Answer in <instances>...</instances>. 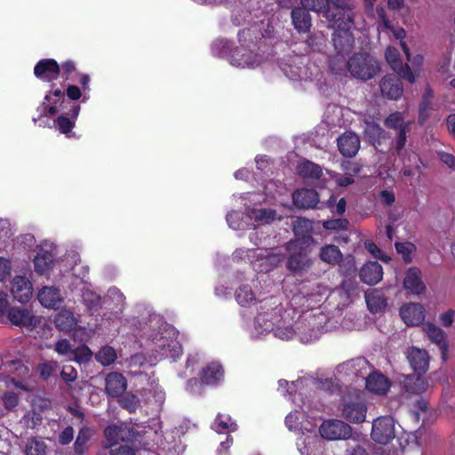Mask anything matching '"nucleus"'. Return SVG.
Wrapping results in <instances>:
<instances>
[{
	"mask_svg": "<svg viewBox=\"0 0 455 455\" xmlns=\"http://www.w3.org/2000/svg\"><path fill=\"white\" fill-rule=\"evenodd\" d=\"M225 371L223 367L217 362L208 363L200 371V379L206 385H214L223 379Z\"/></svg>",
	"mask_w": 455,
	"mask_h": 455,
	"instance_id": "29",
	"label": "nucleus"
},
{
	"mask_svg": "<svg viewBox=\"0 0 455 455\" xmlns=\"http://www.w3.org/2000/svg\"><path fill=\"white\" fill-rule=\"evenodd\" d=\"M455 318V310L448 309L447 311L440 314L439 322L442 326L447 328L452 325Z\"/></svg>",
	"mask_w": 455,
	"mask_h": 455,
	"instance_id": "57",
	"label": "nucleus"
},
{
	"mask_svg": "<svg viewBox=\"0 0 455 455\" xmlns=\"http://www.w3.org/2000/svg\"><path fill=\"white\" fill-rule=\"evenodd\" d=\"M367 389L377 395H385L390 388L389 380L379 371H369L364 380Z\"/></svg>",
	"mask_w": 455,
	"mask_h": 455,
	"instance_id": "24",
	"label": "nucleus"
},
{
	"mask_svg": "<svg viewBox=\"0 0 455 455\" xmlns=\"http://www.w3.org/2000/svg\"><path fill=\"white\" fill-rule=\"evenodd\" d=\"M395 426L392 417H380L372 423L371 438L378 443L387 444L395 438Z\"/></svg>",
	"mask_w": 455,
	"mask_h": 455,
	"instance_id": "11",
	"label": "nucleus"
},
{
	"mask_svg": "<svg viewBox=\"0 0 455 455\" xmlns=\"http://www.w3.org/2000/svg\"><path fill=\"white\" fill-rule=\"evenodd\" d=\"M301 412L299 411H295L293 412H291L289 415H287L285 419V424L289 429H296L299 425L300 424V417Z\"/></svg>",
	"mask_w": 455,
	"mask_h": 455,
	"instance_id": "56",
	"label": "nucleus"
},
{
	"mask_svg": "<svg viewBox=\"0 0 455 455\" xmlns=\"http://www.w3.org/2000/svg\"><path fill=\"white\" fill-rule=\"evenodd\" d=\"M383 278V269L379 263L370 261L365 263L360 270V279L369 285H375Z\"/></svg>",
	"mask_w": 455,
	"mask_h": 455,
	"instance_id": "25",
	"label": "nucleus"
},
{
	"mask_svg": "<svg viewBox=\"0 0 455 455\" xmlns=\"http://www.w3.org/2000/svg\"><path fill=\"white\" fill-rule=\"evenodd\" d=\"M39 302L44 307H55L61 301L60 290L55 287H44L37 294Z\"/></svg>",
	"mask_w": 455,
	"mask_h": 455,
	"instance_id": "33",
	"label": "nucleus"
},
{
	"mask_svg": "<svg viewBox=\"0 0 455 455\" xmlns=\"http://www.w3.org/2000/svg\"><path fill=\"white\" fill-rule=\"evenodd\" d=\"M60 71V66L57 61L52 59L40 60L34 68L36 76L47 82L57 79Z\"/></svg>",
	"mask_w": 455,
	"mask_h": 455,
	"instance_id": "20",
	"label": "nucleus"
},
{
	"mask_svg": "<svg viewBox=\"0 0 455 455\" xmlns=\"http://www.w3.org/2000/svg\"><path fill=\"white\" fill-rule=\"evenodd\" d=\"M302 384V381L297 380L296 382H291L289 384L286 380L281 379L278 381L279 385V391L282 392L283 395H286V393L292 394L293 392H296L298 387Z\"/></svg>",
	"mask_w": 455,
	"mask_h": 455,
	"instance_id": "54",
	"label": "nucleus"
},
{
	"mask_svg": "<svg viewBox=\"0 0 455 455\" xmlns=\"http://www.w3.org/2000/svg\"><path fill=\"white\" fill-rule=\"evenodd\" d=\"M290 249L293 251L287 260V268L296 274L307 271L313 263L309 257L312 247L300 249L291 246V244Z\"/></svg>",
	"mask_w": 455,
	"mask_h": 455,
	"instance_id": "13",
	"label": "nucleus"
},
{
	"mask_svg": "<svg viewBox=\"0 0 455 455\" xmlns=\"http://www.w3.org/2000/svg\"><path fill=\"white\" fill-rule=\"evenodd\" d=\"M320 259L328 264H337L342 259V253L338 246L328 244L323 246L320 251Z\"/></svg>",
	"mask_w": 455,
	"mask_h": 455,
	"instance_id": "39",
	"label": "nucleus"
},
{
	"mask_svg": "<svg viewBox=\"0 0 455 455\" xmlns=\"http://www.w3.org/2000/svg\"><path fill=\"white\" fill-rule=\"evenodd\" d=\"M127 387L126 379L118 372H110L105 379L106 393L111 397L121 396Z\"/></svg>",
	"mask_w": 455,
	"mask_h": 455,
	"instance_id": "23",
	"label": "nucleus"
},
{
	"mask_svg": "<svg viewBox=\"0 0 455 455\" xmlns=\"http://www.w3.org/2000/svg\"><path fill=\"white\" fill-rule=\"evenodd\" d=\"M40 376L44 379L56 375L59 371V363L56 361H49L39 365Z\"/></svg>",
	"mask_w": 455,
	"mask_h": 455,
	"instance_id": "47",
	"label": "nucleus"
},
{
	"mask_svg": "<svg viewBox=\"0 0 455 455\" xmlns=\"http://www.w3.org/2000/svg\"><path fill=\"white\" fill-rule=\"evenodd\" d=\"M247 214L251 220L260 224H269L277 219L276 212L272 209L251 208L249 209ZM281 220V217H278Z\"/></svg>",
	"mask_w": 455,
	"mask_h": 455,
	"instance_id": "35",
	"label": "nucleus"
},
{
	"mask_svg": "<svg viewBox=\"0 0 455 455\" xmlns=\"http://www.w3.org/2000/svg\"><path fill=\"white\" fill-rule=\"evenodd\" d=\"M406 358L412 370L419 374L427 371L429 366V355L427 350L416 347H409Z\"/></svg>",
	"mask_w": 455,
	"mask_h": 455,
	"instance_id": "17",
	"label": "nucleus"
},
{
	"mask_svg": "<svg viewBox=\"0 0 455 455\" xmlns=\"http://www.w3.org/2000/svg\"><path fill=\"white\" fill-rule=\"evenodd\" d=\"M55 351L61 355L68 356L71 360L74 349H72L70 342L64 339L55 343Z\"/></svg>",
	"mask_w": 455,
	"mask_h": 455,
	"instance_id": "51",
	"label": "nucleus"
},
{
	"mask_svg": "<svg viewBox=\"0 0 455 455\" xmlns=\"http://www.w3.org/2000/svg\"><path fill=\"white\" fill-rule=\"evenodd\" d=\"M11 292L17 301L26 303L32 297V284L26 277L16 276L12 282Z\"/></svg>",
	"mask_w": 455,
	"mask_h": 455,
	"instance_id": "21",
	"label": "nucleus"
},
{
	"mask_svg": "<svg viewBox=\"0 0 455 455\" xmlns=\"http://www.w3.org/2000/svg\"><path fill=\"white\" fill-rule=\"evenodd\" d=\"M331 177L335 180V182L339 187H347L355 182V180L353 177L349 175L342 176L339 173L331 174Z\"/></svg>",
	"mask_w": 455,
	"mask_h": 455,
	"instance_id": "64",
	"label": "nucleus"
},
{
	"mask_svg": "<svg viewBox=\"0 0 455 455\" xmlns=\"http://www.w3.org/2000/svg\"><path fill=\"white\" fill-rule=\"evenodd\" d=\"M365 135L368 139L375 145L376 143L380 142L382 139L385 138L384 130L375 123H366V127L364 130Z\"/></svg>",
	"mask_w": 455,
	"mask_h": 455,
	"instance_id": "41",
	"label": "nucleus"
},
{
	"mask_svg": "<svg viewBox=\"0 0 455 455\" xmlns=\"http://www.w3.org/2000/svg\"><path fill=\"white\" fill-rule=\"evenodd\" d=\"M378 12L381 19V24L379 25V29L380 31L390 30L393 33V36L396 39L400 40V46L404 54L406 55V59L410 60V50L406 43L403 41L406 36V31L403 28H395L394 26H392L389 20H387L383 9H380Z\"/></svg>",
	"mask_w": 455,
	"mask_h": 455,
	"instance_id": "27",
	"label": "nucleus"
},
{
	"mask_svg": "<svg viewBox=\"0 0 455 455\" xmlns=\"http://www.w3.org/2000/svg\"><path fill=\"white\" fill-rule=\"evenodd\" d=\"M411 122H405L403 116L400 112H395L389 115L385 120L386 127L389 129L396 130L397 132L402 129L404 125L411 126Z\"/></svg>",
	"mask_w": 455,
	"mask_h": 455,
	"instance_id": "43",
	"label": "nucleus"
},
{
	"mask_svg": "<svg viewBox=\"0 0 455 455\" xmlns=\"http://www.w3.org/2000/svg\"><path fill=\"white\" fill-rule=\"evenodd\" d=\"M2 402L5 410L13 411L20 403V397L19 395L13 391H6L2 395Z\"/></svg>",
	"mask_w": 455,
	"mask_h": 455,
	"instance_id": "46",
	"label": "nucleus"
},
{
	"mask_svg": "<svg viewBox=\"0 0 455 455\" xmlns=\"http://www.w3.org/2000/svg\"><path fill=\"white\" fill-rule=\"evenodd\" d=\"M395 249L402 256L405 263L412 260V254L416 251V246L411 242L395 243Z\"/></svg>",
	"mask_w": 455,
	"mask_h": 455,
	"instance_id": "45",
	"label": "nucleus"
},
{
	"mask_svg": "<svg viewBox=\"0 0 455 455\" xmlns=\"http://www.w3.org/2000/svg\"><path fill=\"white\" fill-rule=\"evenodd\" d=\"M339 150L345 157L355 156L360 148V140L354 132H345L337 140Z\"/></svg>",
	"mask_w": 455,
	"mask_h": 455,
	"instance_id": "22",
	"label": "nucleus"
},
{
	"mask_svg": "<svg viewBox=\"0 0 455 455\" xmlns=\"http://www.w3.org/2000/svg\"><path fill=\"white\" fill-rule=\"evenodd\" d=\"M306 8L297 7L291 12V20L299 33H306L311 27V16Z\"/></svg>",
	"mask_w": 455,
	"mask_h": 455,
	"instance_id": "32",
	"label": "nucleus"
},
{
	"mask_svg": "<svg viewBox=\"0 0 455 455\" xmlns=\"http://www.w3.org/2000/svg\"><path fill=\"white\" fill-rule=\"evenodd\" d=\"M24 452L26 455H45L46 445L44 442L40 439L31 438L26 443Z\"/></svg>",
	"mask_w": 455,
	"mask_h": 455,
	"instance_id": "40",
	"label": "nucleus"
},
{
	"mask_svg": "<svg viewBox=\"0 0 455 455\" xmlns=\"http://www.w3.org/2000/svg\"><path fill=\"white\" fill-rule=\"evenodd\" d=\"M56 123L60 131L64 134L71 132L73 127L75 126V122L64 116H59L56 120Z\"/></svg>",
	"mask_w": 455,
	"mask_h": 455,
	"instance_id": "53",
	"label": "nucleus"
},
{
	"mask_svg": "<svg viewBox=\"0 0 455 455\" xmlns=\"http://www.w3.org/2000/svg\"><path fill=\"white\" fill-rule=\"evenodd\" d=\"M411 131V126L404 125L402 127L400 131H398L397 139L395 141V149L397 151V154L400 155L403 148L405 145L406 142V133Z\"/></svg>",
	"mask_w": 455,
	"mask_h": 455,
	"instance_id": "55",
	"label": "nucleus"
},
{
	"mask_svg": "<svg viewBox=\"0 0 455 455\" xmlns=\"http://www.w3.org/2000/svg\"><path fill=\"white\" fill-rule=\"evenodd\" d=\"M281 68L283 74L292 81L307 80L311 78L308 74V68L304 63L302 57H296L290 60V62L283 63Z\"/></svg>",
	"mask_w": 455,
	"mask_h": 455,
	"instance_id": "14",
	"label": "nucleus"
},
{
	"mask_svg": "<svg viewBox=\"0 0 455 455\" xmlns=\"http://www.w3.org/2000/svg\"><path fill=\"white\" fill-rule=\"evenodd\" d=\"M121 406L130 412H134L140 405L139 398L134 395L128 394L119 401Z\"/></svg>",
	"mask_w": 455,
	"mask_h": 455,
	"instance_id": "50",
	"label": "nucleus"
},
{
	"mask_svg": "<svg viewBox=\"0 0 455 455\" xmlns=\"http://www.w3.org/2000/svg\"><path fill=\"white\" fill-rule=\"evenodd\" d=\"M236 300L242 306H246L254 300V294L251 289L248 286L240 287L235 294Z\"/></svg>",
	"mask_w": 455,
	"mask_h": 455,
	"instance_id": "48",
	"label": "nucleus"
},
{
	"mask_svg": "<svg viewBox=\"0 0 455 455\" xmlns=\"http://www.w3.org/2000/svg\"><path fill=\"white\" fill-rule=\"evenodd\" d=\"M365 248L375 258L380 259L383 261H388L390 259L387 256H384L379 248L372 242H365Z\"/></svg>",
	"mask_w": 455,
	"mask_h": 455,
	"instance_id": "61",
	"label": "nucleus"
},
{
	"mask_svg": "<svg viewBox=\"0 0 455 455\" xmlns=\"http://www.w3.org/2000/svg\"><path fill=\"white\" fill-rule=\"evenodd\" d=\"M348 221L345 219L327 220L323 223L326 229H346Z\"/></svg>",
	"mask_w": 455,
	"mask_h": 455,
	"instance_id": "60",
	"label": "nucleus"
},
{
	"mask_svg": "<svg viewBox=\"0 0 455 455\" xmlns=\"http://www.w3.org/2000/svg\"><path fill=\"white\" fill-rule=\"evenodd\" d=\"M286 309L275 297L263 299L260 302L259 312L255 317V328L261 333L270 332L275 322L281 319Z\"/></svg>",
	"mask_w": 455,
	"mask_h": 455,
	"instance_id": "4",
	"label": "nucleus"
},
{
	"mask_svg": "<svg viewBox=\"0 0 455 455\" xmlns=\"http://www.w3.org/2000/svg\"><path fill=\"white\" fill-rule=\"evenodd\" d=\"M341 168L346 175H349L353 178L361 171V167L358 164L350 161L343 162Z\"/></svg>",
	"mask_w": 455,
	"mask_h": 455,
	"instance_id": "58",
	"label": "nucleus"
},
{
	"mask_svg": "<svg viewBox=\"0 0 455 455\" xmlns=\"http://www.w3.org/2000/svg\"><path fill=\"white\" fill-rule=\"evenodd\" d=\"M400 315L406 325L418 326L425 320L426 311L423 305L411 302L400 308Z\"/></svg>",
	"mask_w": 455,
	"mask_h": 455,
	"instance_id": "15",
	"label": "nucleus"
},
{
	"mask_svg": "<svg viewBox=\"0 0 455 455\" xmlns=\"http://www.w3.org/2000/svg\"><path fill=\"white\" fill-rule=\"evenodd\" d=\"M345 67L355 78L361 80L371 79L379 71L378 61L366 53L355 54L345 61Z\"/></svg>",
	"mask_w": 455,
	"mask_h": 455,
	"instance_id": "6",
	"label": "nucleus"
},
{
	"mask_svg": "<svg viewBox=\"0 0 455 455\" xmlns=\"http://www.w3.org/2000/svg\"><path fill=\"white\" fill-rule=\"evenodd\" d=\"M312 230V223L310 220L304 218H297L293 223V232L295 234V240L291 242V246L300 249H307L313 247L315 241L310 235Z\"/></svg>",
	"mask_w": 455,
	"mask_h": 455,
	"instance_id": "12",
	"label": "nucleus"
},
{
	"mask_svg": "<svg viewBox=\"0 0 455 455\" xmlns=\"http://www.w3.org/2000/svg\"><path fill=\"white\" fill-rule=\"evenodd\" d=\"M423 331L428 339L440 347L443 355H444L448 347L445 332L432 323H425Z\"/></svg>",
	"mask_w": 455,
	"mask_h": 455,
	"instance_id": "31",
	"label": "nucleus"
},
{
	"mask_svg": "<svg viewBox=\"0 0 455 455\" xmlns=\"http://www.w3.org/2000/svg\"><path fill=\"white\" fill-rule=\"evenodd\" d=\"M386 60L393 68L395 72L397 73L401 77L407 79L410 83L415 82V75L411 70L410 67L405 64L403 65L402 60L399 57V52L396 48L389 46L387 48L385 52Z\"/></svg>",
	"mask_w": 455,
	"mask_h": 455,
	"instance_id": "16",
	"label": "nucleus"
},
{
	"mask_svg": "<svg viewBox=\"0 0 455 455\" xmlns=\"http://www.w3.org/2000/svg\"><path fill=\"white\" fill-rule=\"evenodd\" d=\"M354 20L349 25L342 27H331L335 28L336 31L333 35V45L336 51V56H334L331 60V68L336 74H340L344 71L345 68V55L349 54L353 48L355 38L350 29L354 27Z\"/></svg>",
	"mask_w": 455,
	"mask_h": 455,
	"instance_id": "3",
	"label": "nucleus"
},
{
	"mask_svg": "<svg viewBox=\"0 0 455 455\" xmlns=\"http://www.w3.org/2000/svg\"><path fill=\"white\" fill-rule=\"evenodd\" d=\"M383 96L390 100H397L403 94V86L395 75H387L379 84Z\"/></svg>",
	"mask_w": 455,
	"mask_h": 455,
	"instance_id": "26",
	"label": "nucleus"
},
{
	"mask_svg": "<svg viewBox=\"0 0 455 455\" xmlns=\"http://www.w3.org/2000/svg\"><path fill=\"white\" fill-rule=\"evenodd\" d=\"M430 103L427 99H424L419 106V122L422 124L426 122L429 115Z\"/></svg>",
	"mask_w": 455,
	"mask_h": 455,
	"instance_id": "62",
	"label": "nucleus"
},
{
	"mask_svg": "<svg viewBox=\"0 0 455 455\" xmlns=\"http://www.w3.org/2000/svg\"><path fill=\"white\" fill-rule=\"evenodd\" d=\"M91 437V430L87 427H82L74 443L75 452L78 455L84 454L85 444Z\"/></svg>",
	"mask_w": 455,
	"mask_h": 455,
	"instance_id": "44",
	"label": "nucleus"
},
{
	"mask_svg": "<svg viewBox=\"0 0 455 455\" xmlns=\"http://www.w3.org/2000/svg\"><path fill=\"white\" fill-rule=\"evenodd\" d=\"M55 325L62 331H70L76 325V320L72 312L62 310L57 314L54 319Z\"/></svg>",
	"mask_w": 455,
	"mask_h": 455,
	"instance_id": "37",
	"label": "nucleus"
},
{
	"mask_svg": "<svg viewBox=\"0 0 455 455\" xmlns=\"http://www.w3.org/2000/svg\"><path fill=\"white\" fill-rule=\"evenodd\" d=\"M317 440V437L316 436H300L299 439H298V442H297V447H298V450L299 451L300 454L301 455H307L308 454V448L307 446L310 445L312 443H314L315 441Z\"/></svg>",
	"mask_w": 455,
	"mask_h": 455,
	"instance_id": "52",
	"label": "nucleus"
},
{
	"mask_svg": "<svg viewBox=\"0 0 455 455\" xmlns=\"http://www.w3.org/2000/svg\"><path fill=\"white\" fill-rule=\"evenodd\" d=\"M319 433L329 441L347 440L352 436V427L343 420L332 419L320 425Z\"/></svg>",
	"mask_w": 455,
	"mask_h": 455,
	"instance_id": "10",
	"label": "nucleus"
},
{
	"mask_svg": "<svg viewBox=\"0 0 455 455\" xmlns=\"http://www.w3.org/2000/svg\"><path fill=\"white\" fill-rule=\"evenodd\" d=\"M401 384L406 392L417 395L424 393L428 387V384L419 373L403 376Z\"/></svg>",
	"mask_w": 455,
	"mask_h": 455,
	"instance_id": "30",
	"label": "nucleus"
},
{
	"mask_svg": "<svg viewBox=\"0 0 455 455\" xmlns=\"http://www.w3.org/2000/svg\"><path fill=\"white\" fill-rule=\"evenodd\" d=\"M298 173L303 178L318 179L322 174V168L308 160H302L297 166Z\"/></svg>",
	"mask_w": 455,
	"mask_h": 455,
	"instance_id": "38",
	"label": "nucleus"
},
{
	"mask_svg": "<svg viewBox=\"0 0 455 455\" xmlns=\"http://www.w3.org/2000/svg\"><path fill=\"white\" fill-rule=\"evenodd\" d=\"M52 264L53 255L47 251L41 250L34 259L35 270L40 275L48 272Z\"/></svg>",
	"mask_w": 455,
	"mask_h": 455,
	"instance_id": "36",
	"label": "nucleus"
},
{
	"mask_svg": "<svg viewBox=\"0 0 455 455\" xmlns=\"http://www.w3.org/2000/svg\"><path fill=\"white\" fill-rule=\"evenodd\" d=\"M328 293L326 286L320 283L303 285L291 299V306L303 312L316 307Z\"/></svg>",
	"mask_w": 455,
	"mask_h": 455,
	"instance_id": "5",
	"label": "nucleus"
},
{
	"mask_svg": "<svg viewBox=\"0 0 455 455\" xmlns=\"http://www.w3.org/2000/svg\"><path fill=\"white\" fill-rule=\"evenodd\" d=\"M365 300L369 310L373 314L381 312L387 307L386 298L380 291L377 290H372L366 292Z\"/></svg>",
	"mask_w": 455,
	"mask_h": 455,
	"instance_id": "34",
	"label": "nucleus"
},
{
	"mask_svg": "<svg viewBox=\"0 0 455 455\" xmlns=\"http://www.w3.org/2000/svg\"><path fill=\"white\" fill-rule=\"evenodd\" d=\"M92 352L86 346H81L74 349L71 360H75L79 363H85L91 360Z\"/></svg>",
	"mask_w": 455,
	"mask_h": 455,
	"instance_id": "49",
	"label": "nucleus"
},
{
	"mask_svg": "<svg viewBox=\"0 0 455 455\" xmlns=\"http://www.w3.org/2000/svg\"><path fill=\"white\" fill-rule=\"evenodd\" d=\"M370 364L363 357L355 358L339 364L336 367V376L347 380H364L370 371Z\"/></svg>",
	"mask_w": 455,
	"mask_h": 455,
	"instance_id": "8",
	"label": "nucleus"
},
{
	"mask_svg": "<svg viewBox=\"0 0 455 455\" xmlns=\"http://www.w3.org/2000/svg\"><path fill=\"white\" fill-rule=\"evenodd\" d=\"M293 203L299 208H314L319 203V196L314 189H299L292 195Z\"/></svg>",
	"mask_w": 455,
	"mask_h": 455,
	"instance_id": "28",
	"label": "nucleus"
},
{
	"mask_svg": "<svg viewBox=\"0 0 455 455\" xmlns=\"http://www.w3.org/2000/svg\"><path fill=\"white\" fill-rule=\"evenodd\" d=\"M104 434L108 447L116 444L120 441H130L133 437V433L131 428L124 423H117L108 426L106 427Z\"/></svg>",
	"mask_w": 455,
	"mask_h": 455,
	"instance_id": "18",
	"label": "nucleus"
},
{
	"mask_svg": "<svg viewBox=\"0 0 455 455\" xmlns=\"http://www.w3.org/2000/svg\"><path fill=\"white\" fill-rule=\"evenodd\" d=\"M403 288L415 295L423 294L426 285L422 281L421 271L418 267H410L403 279Z\"/></svg>",
	"mask_w": 455,
	"mask_h": 455,
	"instance_id": "19",
	"label": "nucleus"
},
{
	"mask_svg": "<svg viewBox=\"0 0 455 455\" xmlns=\"http://www.w3.org/2000/svg\"><path fill=\"white\" fill-rule=\"evenodd\" d=\"M304 8L322 12L330 27L349 25L354 18L355 4L349 0H301Z\"/></svg>",
	"mask_w": 455,
	"mask_h": 455,
	"instance_id": "1",
	"label": "nucleus"
},
{
	"mask_svg": "<svg viewBox=\"0 0 455 455\" xmlns=\"http://www.w3.org/2000/svg\"><path fill=\"white\" fill-rule=\"evenodd\" d=\"M339 416L352 424H360L366 419L367 406L358 395L345 397L338 407Z\"/></svg>",
	"mask_w": 455,
	"mask_h": 455,
	"instance_id": "7",
	"label": "nucleus"
},
{
	"mask_svg": "<svg viewBox=\"0 0 455 455\" xmlns=\"http://www.w3.org/2000/svg\"><path fill=\"white\" fill-rule=\"evenodd\" d=\"M60 376L64 381L73 382L77 378V371L74 367L70 365H66L62 368V371H60Z\"/></svg>",
	"mask_w": 455,
	"mask_h": 455,
	"instance_id": "59",
	"label": "nucleus"
},
{
	"mask_svg": "<svg viewBox=\"0 0 455 455\" xmlns=\"http://www.w3.org/2000/svg\"><path fill=\"white\" fill-rule=\"evenodd\" d=\"M297 315V308L291 306L283 312L281 319L275 322L270 332H273L275 338L282 340L298 338L302 343H308L317 339L320 337L319 330L313 327L308 333L302 331V327L309 326L312 323H306L304 321L298 320Z\"/></svg>",
	"mask_w": 455,
	"mask_h": 455,
	"instance_id": "2",
	"label": "nucleus"
},
{
	"mask_svg": "<svg viewBox=\"0 0 455 455\" xmlns=\"http://www.w3.org/2000/svg\"><path fill=\"white\" fill-rule=\"evenodd\" d=\"M95 357L102 365L108 366L116 361V353L112 347L105 346L96 354Z\"/></svg>",
	"mask_w": 455,
	"mask_h": 455,
	"instance_id": "42",
	"label": "nucleus"
},
{
	"mask_svg": "<svg viewBox=\"0 0 455 455\" xmlns=\"http://www.w3.org/2000/svg\"><path fill=\"white\" fill-rule=\"evenodd\" d=\"M7 318L12 324L27 331H33L41 323V317L32 309L19 306L9 308Z\"/></svg>",
	"mask_w": 455,
	"mask_h": 455,
	"instance_id": "9",
	"label": "nucleus"
},
{
	"mask_svg": "<svg viewBox=\"0 0 455 455\" xmlns=\"http://www.w3.org/2000/svg\"><path fill=\"white\" fill-rule=\"evenodd\" d=\"M74 438V429L72 427H67L59 436V443L62 445H67Z\"/></svg>",
	"mask_w": 455,
	"mask_h": 455,
	"instance_id": "63",
	"label": "nucleus"
}]
</instances>
